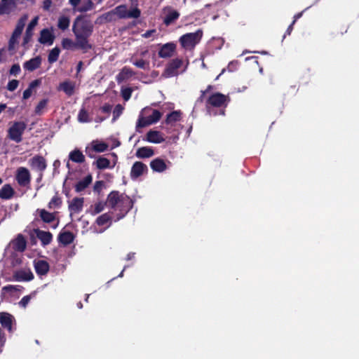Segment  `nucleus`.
I'll return each mask as SVG.
<instances>
[{"instance_id":"obj_21","label":"nucleus","mask_w":359,"mask_h":359,"mask_svg":"<svg viewBox=\"0 0 359 359\" xmlns=\"http://www.w3.org/2000/svg\"><path fill=\"white\" fill-rule=\"evenodd\" d=\"M135 72L128 67H123L121 72L116 75V80L118 83H121L126 79L135 76Z\"/></svg>"},{"instance_id":"obj_16","label":"nucleus","mask_w":359,"mask_h":359,"mask_svg":"<svg viewBox=\"0 0 359 359\" xmlns=\"http://www.w3.org/2000/svg\"><path fill=\"white\" fill-rule=\"evenodd\" d=\"M144 140L151 143L159 144L165 141V138L161 132L150 130L146 134V137Z\"/></svg>"},{"instance_id":"obj_31","label":"nucleus","mask_w":359,"mask_h":359,"mask_svg":"<svg viewBox=\"0 0 359 359\" xmlns=\"http://www.w3.org/2000/svg\"><path fill=\"white\" fill-rule=\"evenodd\" d=\"M75 84L70 81H65L60 83L58 90H62L67 95L72 96L74 93Z\"/></svg>"},{"instance_id":"obj_18","label":"nucleus","mask_w":359,"mask_h":359,"mask_svg":"<svg viewBox=\"0 0 359 359\" xmlns=\"http://www.w3.org/2000/svg\"><path fill=\"white\" fill-rule=\"evenodd\" d=\"M62 48L65 50L80 49L83 53L88 51L84 46L79 45V41L77 39H76L74 42L71 39L65 38L62 41Z\"/></svg>"},{"instance_id":"obj_3","label":"nucleus","mask_w":359,"mask_h":359,"mask_svg":"<svg viewBox=\"0 0 359 359\" xmlns=\"http://www.w3.org/2000/svg\"><path fill=\"white\" fill-rule=\"evenodd\" d=\"M203 32L198 29L195 32L187 33L182 35L179 39V42L182 48L186 50H192L198 44L203 37Z\"/></svg>"},{"instance_id":"obj_23","label":"nucleus","mask_w":359,"mask_h":359,"mask_svg":"<svg viewBox=\"0 0 359 359\" xmlns=\"http://www.w3.org/2000/svg\"><path fill=\"white\" fill-rule=\"evenodd\" d=\"M35 233L37 238L41 241V245L43 246L50 244L53 240V235L49 231L36 229Z\"/></svg>"},{"instance_id":"obj_42","label":"nucleus","mask_w":359,"mask_h":359,"mask_svg":"<svg viewBox=\"0 0 359 359\" xmlns=\"http://www.w3.org/2000/svg\"><path fill=\"white\" fill-rule=\"evenodd\" d=\"M60 53V49L58 47L53 48L48 55V60L50 63H53L58 60Z\"/></svg>"},{"instance_id":"obj_43","label":"nucleus","mask_w":359,"mask_h":359,"mask_svg":"<svg viewBox=\"0 0 359 359\" xmlns=\"http://www.w3.org/2000/svg\"><path fill=\"white\" fill-rule=\"evenodd\" d=\"M111 219V216L109 213H104L97 218L96 224L98 226H103L110 222Z\"/></svg>"},{"instance_id":"obj_59","label":"nucleus","mask_w":359,"mask_h":359,"mask_svg":"<svg viewBox=\"0 0 359 359\" xmlns=\"http://www.w3.org/2000/svg\"><path fill=\"white\" fill-rule=\"evenodd\" d=\"M114 13L113 12V10L104 13L102 15V18H104L107 22H110L112 20V15H114Z\"/></svg>"},{"instance_id":"obj_47","label":"nucleus","mask_w":359,"mask_h":359,"mask_svg":"<svg viewBox=\"0 0 359 359\" xmlns=\"http://www.w3.org/2000/svg\"><path fill=\"white\" fill-rule=\"evenodd\" d=\"M162 113L157 110V109H153L152 114L148 116L149 119L150 120L151 123H157L161 118Z\"/></svg>"},{"instance_id":"obj_11","label":"nucleus","mask_w":359,"mask_h":359,"mask_svg":"<svg viewBox=\"0 0 359 359\" xmlns=\"http://www.w3.org/2000/svg\"><path fill=\"white\" fill-rule=\"evenodd\" d=\"M182 65V60L179 58L172 60L167 65L164 74L168 77H172L177 74V70Z\"/></svg>"},{"instance_id":"obj_63","label":"nucleus","mask_w":359,"mask_h":359,"mask_svg":"<svg viewBox=\"0 0 359 359\" xmlns=\"http://www.w3.org/2000/svg\"><path fill=\"white\" fill-rule=\"evenodd\" d=\"M6 50L4 48H0V62H3L5 61L4 56H5Z\"/></svg>"},{"instance_id":"obj_61","label":"nucleus","mask_w":359,"mask_h":359,"mask_svg":"<svg viewBox=\"0 0 359 359\" xmlns=\"http://www.w3.org/2000/svg\"><path fill=\"white\" fill-rule=\"evenodd\" d=\"M294 25V22H292V23L288 26L284 36H283V39L285 38L286 35H290L292 30H293V26Z\"/></svg>"},{"instance_id":"obj_1","label":"nucleus","mask_w":359,"mask_h":359,"mask_svg":"<svg viewBox=\"0 0 359 359\" xmlns=\"http://www.w3.org/2000/svg\"><path fill=\"white\" fill-rule=\"evenodd\" d=\"M72 32L75 39L79 41V45L84 46L88 50L92 49L93 46L89 43L88 39L93 34V25L83 15H80L74 19Z\"/></svg>"},{"instance_id":"obj_22","label":"nucleus","mask_w":359,"mask_h":359,"mask_svg":"<svg viewBox=\"0 0 359 359\" xmlns=\"http://www.w3.org/2000/svg\"><path fill=\"white\" fill-rule=\"evenodd\" d=\"M39 20V17L36 16L33 18L31 22L28 24V26L25 31V34L23 38V43L26 44L29 42L33 36V29L36 26Z\"/></svg>"},{"instance_id":"obj_14","label":"nucleus","mask_w":359,"mask_h":359,"mask_svg":"<svg viewBox=\"0 0 359 359\" xmlns=\"http://www.w3.org/2000/svg\"><path fill=\"white\" fill-rule=\"evenodd\" d=\"M34 276L30 269H20L13 273V278L16 281H31Z\"/></svg>"},{"instance_id":"obj_37","label":"nucleus","mask_w":359,"mask_h":359,"mask_svg":"<svg viewBox=\"0 0 359 359\" xmlns=\"http://www.w3.org/2000/svg\"><path fill=\"white\" fill-rule=\"evenodd\" d=\"M108 148V145L104 142H98L95 143L93 145V148L90 150L86 149V152L90 158H93V155L91 154V151L96 152H104Z\"/></svg>"},{"instance_id":"obj_58","label":"nucleus","mask_w":359,"mask_h":359,"mask_svg":"<svg viewBox=\"0 0 359 359\" xmlns=\"http://www.w3.org/2000/svg\"><path fill=\"white\" fill-rule=\"evenodd\" d=\"M111 109L112 106L109 104H105L104 105L100 107V110L102 111V112L108 114H110Z\"/></svg>"},{"instance_id":"obj_32","label":"nucleus","mask_w":359,"mask_h":359,"mask_svg":"<svg viewBox=\"0 0 359 359\" xmlns=\"http://www.w3.org/2000/svg\"><path fill=\"white\" fill-rule=\"evenodd\" d=\"M83 198H74L69 204V209L70 211H73L74 212H79L83 209Z\"/></svg>"},{"instance_id":"obj_55","label":"nucleus","mask_w":359,"mask_h":359,"mask_svg":"<svg viewBox=\"0 0 359 359\" xmlns=\"http://www.w3.org/2000/svg\"><path fill=\"white\" fill-rule=\"evenodd\" d=\"M19 81L16 79H13L11 81H9L7 84V89L9 91H14L18 86Z\"/></svg>"},{"instance_id":"obj_12","label":"nucleus","mask_w":359,"mask_h":359,"mask_svg":"<svg viewBox=\"0 0 359 359\" xmlns=\"http://www.w3.org/2000/svg\"><path fill=\"white\" fill-rule=\"evenodd\" d=\"M148 168L147 165L141 161H136L132 165L130 170V177L133 180H135L142 175L144 172H147Z\"/></svg>"},{"instance_id":"obj_2","label":"nucleus","mask_w":359,"mask_h":359,"mask_svg":"<svg viewBox=\"0 0 359 359\" xmlns=\"http://www.w3.org/2000/svg\"><path fill=\"white\" fill-rule=\"evenodd\" d=\"M229 95L221 93L212 94L206 100L205 107L210 116L225 115V109L230 102Z\"/></svg>"},{"instance_id":"obj_64","label":"nucleus","mask_w":359,"mask_h":359,"mask_svg":"<svg viewBox=\"0 0 359 359\" xmlns=\"http://www.w3.org/2000/svg\"><path fill=\"white\" fill-rule=\"evenodd\" d=\"M69 4L74 6V8H76L78 5L79 4L81 0H69Z\"/></svg>"},{"instance_id":"obj_49","label":"nucleus","mask_w":359,"mask_h":359,"mask_svg":"<svg viewBox=\"0 0 359 359\" xmlns=\"http://www.w3.org/2000/svg\"><path fill=\"white\" fill-rule=\"evenodd\" d=\"M121 93L123 99L128 101L131 97L133 89L130 87L122 88Z\"/></svg>"},{"instance_id":"obj_54","label":"nucleus","mask_w":359,"mask_h":359,"mask_svg":"<svg viewBox=\"0 0 359 359\" xmlns=\"http://www.w3.org/2000/svg\"><path fill=\"white\" fill-rule=\"evenodd\" d=\"M104 187V181H102V180L96 181L93 186V191H94V192H96L99 194L102 191Z\"/></svg>"},{"instance_id":"obj_27","label":"nucleus","mask_w":359,"mask_h":359,"mask_svg":"<svg viewBox=\"0 0 359 359\" xmlns=\"http://www.w3.org/2000/svg\"><path fill=\"white\" fill-rule=\"evenodd\" d=\"M41 58L39 56H36L26 61L23 65V67L27 71L33 72L38 69L41 66Z\"/></svg>"},{"instance_id":"obj_39","label":"nucleus","mask_w":359,"mask_h":359,"mask_svg":"<svg viewBox=\"0 0 359 359\" xmlns=\"http://www.w3.org/2000/svg\"><path fill=\"white\" fill-rule=\"evenodd\" d=\"M70 25V18L65 15L60 16L57 21V27L65 31L67 29Z\"/></svg>"},{"instance_id":"obj_44","label":"nucleus","mask_w":359,"mask_h":359,"mask_svg":"<svg viewBox=\"0 0 359 359\" xmlns=\"http://www.w3.org/2000/svg\"><path fill=\"white\" fill-rule=\"evenodd\" d=\"M78 121L80 123H88L90 121L89 114L85 108H81L78 114Z\"/></svg>"},{"instance_id":"obj_46","label":"nucleus","mask_w":359,"mask_h":359,"mask_svg":"<svg viewBox=\"0 0 359 359\" xmlns=\"http://www.w3.org/2000/svg\"><path fill=\"white\" fill-rule=\"evenodd\" d=\"M152 124L150 121V120L149 119L148 116L147 117H143V116H140L138 120H137V122L136 123V128L137 130L138 128H144V127H147L149 125Z\"/></svg>"},{"instance_id":"obj_57","label":"nucleus","mask_w":359,"mask_h":359,"mask_svg":"<svg viewBox=\"0 0 359 359\" xmlns=\"http://www.w3.org/2000/svg\"><path fill=\"white\" fill-rule=\"evenodd\" d=\"M18 286H14L12 285H8L2 287V291L5 292H17Z\"/></svg>"},{"instance_id":"obj_51","label":"nucleus","mask_w":359,"mask_h":359,"mask_svg":"<svg viewBox=\"0 0 359 359\" xmlns=\"http://www.w3.org/2000/svg\"><path fill=\"white\" fill-rule=\"evenodd\" d=\"M47 103H48V100H46V99L41 100L35 107V110H34L35 114H39V115L41 114L42 109L46 107Z\"/></svg>"},{"instance_id":"obj_24","label":"nucleus","mask_w":359,"mask_h":359,"mask_svg":"<svg viewBox=\"0 0 359 359\" xmlns=\"http://www.w3.org/2000/svg\"><path fill=\"white\" fill-rule=\"evenodd\" d=\"M168 13L165 15L163 19V23L166 26H169L174 23L180 17V13L175 10L172 9L170 7L166 8Z\"/></svg>"},{"instance_id":"obj_8","label":"nucleus","mask_w":359,"mask_h":359,"mask_svg":"<svg viewBox=\"0 0 359 359\" xmlns=\"http://www.w3.org/2000/svg\"><path fill=\"white\" fill-rule=\"evenodd\" d=\"M133 204L134 201L128 196L123 194L116 208H114L121 213V216L118 219L123 217L133 208Z\"/></svg>"},{"instance_id":"obj_62","label":"nucleus","mask_w":359,"mask_h":359,"mask_svg":"<svg viewBox=\"0 0 359 359\" xmlns=\"http://www.w3.org/2000/svg\"><path fill=\"white\" fill-rule=\"evenodd\" d=\"M156 32L155 29L147 30L144 34H142L144 38H149L151 36L153 33Z\"/></svg>"},{"instance_id":"obj_30","label":"nucleus","mask_w":359,"mask_h":359,"mask_svg":"<svg viewBox=\"0 0 359 359\" xmlns=\"http://www.w3.org/2000/svg\"><path fill=\"white\" fill-rule=\"evenodd\" d=\"M154 149L150 147H142L137 149L135 156L138 158H147L154 155Z\"/></svg>"},{"instance_id":"obj_56","label":"nucleus","mask_w":359,"mask_h":359,"mask_svg":"<svg viewBox=\"0 0 359 359\" xmlns=\"http://www.w3.org/2000/svg\"><path fill=\"white\" fill-rule=\"evenodd\" d=\"M30 299L31 297L29 295L25 296L19 302V305L23 308H25L30 302Z\"/></svg>"},{"instance_id":"obj_15","label":"nucleus","mask_w":359,"mask_h":359,"mask_svg":"<svg viewBox=\"0 0 359 359\" xmlns=\"http://www.w3.org/2000/svg\"><path fill=\"white\" fill-rule=\"evenodd\" d=\"M34 266L38 276L46 275L50 269L49 264L43 259L34 260Z\"/></svg>"},{"instance_id":"obj_45","label":"nucleus","mask_w":359,"mask_h":359,"mask_svg":"<svg viewBox=\"0 0 359 359\" xmlns=\"http://www.w3.org/2000/svg\"><path fill=\"white\" fill-rule=\"evenodd\" d=\"M94 4L93 3V1L91 0H88L86 4L79 7H77L76 8V11L80 13H84L92 10Z\"/></svg>"},{"instance_id":"obj_28","label":"nucleus","mask_w":359,"mask_h":359,"mask_svg":"<svg viewBox=\"0 0 359 359\" xmlns=\"http://www.w3.org/2000/svg\"><path fill=\"white\" fill-rule=\"evenodd\" d=\"M93 177L88 174L83 180L79 181L74 186L75 191L77 193L84 191L92 182Z\"/></svg>"},{"instance_id":"obj_5","label":"nucleus","mask_w":359,"mask_h":359,"mask_svg":"<svg viewBox=\"0 0 359 359\" xmlns=\"http://www.w3.org/2000/svg\"><path fill=\"white\" fill-rule=\"evenodd\" d=\"M113 12L120 19L138 18L141 15V11L138 8L136 7L130 11H128L127 6L125 4L116 6L113 9Z\"/></svg>"},{"instance_id":"obj_7","label":"nucleus","mask_w":359,"mask_h":359,"mask_svg":"<svg viewBox=\"0 0 359 359\" xmlns=\"http://www.w3.org/2000/svg\"><path fill=\"white\" fill-rule=\"evenodd\" d=\"M15 180L19 186L28 187L31 183V174L29 170L25 167H20L16 170Z\"/></svg>"},{"instance_id":"obj_33","label":"nucleus","mask_w":359,"mask_h":359,"mask_svg":"<svg viewBox=\"0 0 359 359\" xmlns=\"http://www.w3.org/2000/svg\"><path fill=\"white\" fill-rule=\"evenodd\" d=\"M14 194L15 191L9 184H4L0 189V198L4 200L11 199Z\"/></svg>"},{"instance_id":"obj_40","label":"nucleus","mask_w":359,"mask_h":359,"mask_svg":"<svg viewBox=\"0 0 359 359\" xmlns=\"http://www.w3.org/2000/svg\"><path fill=\"white\" fill-rule=\"evenodd\" d=\"M62 203L61 197H60L57 193L51 198L48 204L49 209L59 208Z\"/></svg>"},{"instance_id":"obj_60","label":"nucleus","mask_w":359,"mask_h":359,"mask_svg":"<svg viewBox=\"0 0 359 359\" xmlns=\"http://www.w3.org/2000/svg\"><path fill=\"white\" fill-rule=\"evenodd\" d=\"M52 4V0H43V8L44 10H49L50 6Z\"/></svg>"},{"instance_id":"obj_25","label":"nucleus","mask_w":359,"mask_h":359,"mask_svg":"<svg viewBox=\"0 0 359 359\" xmlns=\"http://www.w3.org/2000/svg\"><path fill=\"white\" fill-rule=\"evenodd\" d=\"M150 167L154 172H162L167 169L165 161L160 158H156L150 163Z\"/></svg>"},{"instance_id":"obj_13","label":"nucleus","mask_w":359,"mask_h":359,"mask_svg":"<svg viewBox=\"0 0 359 359\" xmlns=\"http://www.w3.org/2000/svg\"><path fill=\"white\" fill-rule=\"evenodd\" d=\"M13 321L14 318L11 314L6 312L0 313V324L4 329H6L9 332H13Z\"/></svg>"},{"instance_id":"obj_10","label":"nucleus","mask_w":359,"mask_h":359,"mask_svg":"<svg viewBox=\"0 0 359 359\" xmlns=\"http://www.w3.org/2000/svg\"><path fill=\"white\" fill-rule=\"evenodd\" d=\"M29 165L30 167L41 172H43L47 167V163L45 158L41 155H35L34 157L29 160Z\"/></svg>"},{"instance_id":"obj_6","label":"nucleus","mask_w":359,"mask_h":359,"mask_svg":"<svg viewBox=\"0 0 359 359\" xmlns=\"http://www.w3.org/2000/svg\"><path fill=\"white\" fill-rule=\"evenodd\" d=\"M27 19V16L24 15L18 20L16 27L8 41L9 50L14 49L15 45L18 43V39L20 37L24 29Z\"/></svg>"},{"instance_id":"obj_26","label":"nucleus","mask_w":359,"mask_h":359,"mask_svg":"<svg viewBox=\"0 0 359 359\" xmlns=\"http://www.w3.org/2000/svg\"><path fill=\"white\" fill-rule=\"evenodd\" d=\"M27 242L25 237L22 234H19L13 242V248L14 250L22 252L25 250Z\"/></svg>"},{"instance_id":"obj_34","label":"nucleus","mask_w":359,"mask_h":359,"mask_svg":"<svg viewBox=\"0 0 359 359\" xmlns=\"http://www.w3.org/2000/svg\"><path fill=\"white\" fill-rule=\"evenodd\" d=\"M182 118V112L180 110H175L167 114L165 122L168 125H174L180 121Z\"/></svg>"},{"instance_id":"obj_50","label":"nucleus","mask_w":359,"mask_h":359,"mask_svg":"<svg viewBox=\"0 0 359 359\" xmlns=\"http://www.w3.org/2000/svg\"><path fill=\"white\" fill-rule=\"evenodd\" d=\"M124 108L121 104H117L113 111V121L116 120L123 113Z\"/></svg>"},{"instance_id":"obj_38","label":"nucleus","mask_w":359,"mask_h":359,"mask_svg":"<svg viewBox=\"0 0 359 359\" xmlns=\"http://www.w3.org/2000/svg\"><path fill=\"white\" fill-rule=\"evenodd\" d=\"M37 211L39 212V216L41 220L45 223H51L55 219L54 213L49 212L45 209H38Z\"/></svg>"},{"instance_id":"obj_19","label":"nucleus","mask_w":359,"mask_h":359,"mask_svg":"<svg viewBox=\"0 0 359 359\" xmlns=\"http://www.w3.org/2000/svg\"><path fill=\"white\" fill-rule=\"evenodd\" d=\"M55 35L48 29H43L40 32V36L39 38V42L41 44L52 45L55 40Z\"/></svg>"},{"instance_id":"obj_29","label":"nucleus","mask_w":359,"mask_h":359,"mask_svg":"<svg viewBox=\"0 0 359 359\" xmlns=\"http://www.w3.org/2000/svg\"><path fill=\"white\" fill-rule=\"evenodd\" d=\"M57 239L60 243L65 246L71 244L74 241V236L72 232L66 231L60 232L58 235Z\"/></svg>"},{"instance_id":"obj_17","label":"nucleus","mask_w":359,"mask_h":359,"mask_svg":"<svg viewBox=\"0 0 359 359\" xmlns=\"http://www.w3.org/2000/svg\"><path fill=\"white\" fill-rule=\"evenodd\" d=\"M176 49V45L174 43H167L161 46L158 51V56L161 58H168L172 56Z\"/></svg>"},{"instance_id":"obj_48","label":"nucleus","mask_w":359,"mask_h":359,"mask_svg":"<svg viewBox=\"0 0 359 359\" xmlns=\"http://www.w3.org/2000/svg\"><path fill=\"white\" fill-rule=\"evenodd\" d=\"M133 64L135 67H137L140 69H149V62L147 60H144L143 59L137 60L133 62Z\"/></svg>"},{"instance_id":"obj_41","label":"nucleus","mask_w":359,"mask_h":359,"mask_svg":"<svg viewBox=\"0 0 359 359\" xmlns=\"http://www.w3.org/2000/svg\"><path fill=\"white\" fill-rule=\"evenodd\" d=\"M96 167L100 170L106 169L109 167L110 161L104 157H99L95 163Z\"/></svg>"},{"instance_id":"obj_9","label":"nucleus","mask_w":359,"mask_h":359,"mask_svg":"<svg viewBox=\"0 0 359 359\" xmlns=\"http://www.w3.org/2000/svg\"><path fill=\"white\" fill-rule=\"evenodd\" d=\"M19 0H1L0 15H9L14 12L18 7Z\"/></svg>"},{"instance_id":"obj_35","label":"nucleus","mask_w":359,"mask_h":359,"mask_svg":"<svg viewBox=\"0 0 359 359\" xmlns=\"http://www.w3.org/2000/svg\"><path fill=\"white\" fill-rule=\"evenodd\" d=\"M41 81L39 79L32 81L29 84L28 88L24 90L22 98L24 100H27V99L29 98L32 94L33 89L41 85Z\"/></svg>"},{"instance_id":"obj_36","label":"nucleus","mask_w":359,"mask_h":359,"mask_svg":"<svg viewBox=\"0 0 359 359\" xmlns=\"http://www.w3.org/2000/svg\"><path fill=\"white\" fill-rule=\"evenodd\" d=\"M69 158L72 161L77 163H82L85 161L84 155L80 150L77 149H75L74 150L69 153Z\"/></svg>"},{"instance_id":"obj_4","label":"nucleus","mask_w":359,"mask_h":359,"mask_svg":"<svg viewBox=\"0 0 359 359\" xmlns=\"http://www.w3.org/2000/svg\"><path fill=\"white\" fill-rule=\"evenodd\" d=\"M27 125L23 121H15L8 129L7 137L16 143H20L22 140V135L26 130Z\"/></svg>"},{"instance_id":"obj_52","label":"nucleus","mask_w":359,"mask_h":359,"mask_svg":"<svg viewBox=\"0 0 359 359\" xmlns=\"http://www.w3.org/2000/svg\"><path fill=\"white\" fill-rule=\"evenodd\" d=\"M106 204H107L106 203H102V202H98V203H95L94 205V208L93 210L92 214L95 215H97V214L101 212L104 210Z\"/></svg>"},{"instance_id":"obj_53","label":"nucleus","mask_w":359,"mask_h":359,"mask_svg":"<svg viewBox=\"0 0 359 359\" xmlns=\"http://www.w3.org/2000/svg\"><path fill=\"white\" fill-rule=\"evenodd\" d=\"M21 72L20 66L19 64H14L12 65L9 70L10 75L16 76Z\"/></svg>"},{"instance_id":"obj_20","label":"nucleus","mask_w":359,"mask_h":359,"mask_svg":"<svg viewBox=\"0 0 359 359\" xmlns=\"http://www.w3.org/2000/svg\"><path fill=\"white\" fill-rule=\"evenodd\" d=\"M123 194H120L118 191H111L107 196L106 203L112 209L116 208Z\"/></svg>"}]
</instances>
